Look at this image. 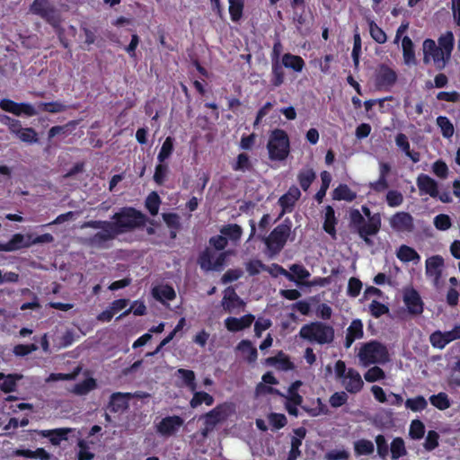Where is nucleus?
Wrapping results in <instances>:
<instances>
[{"mask_svg":"<svg viewBox=\"0 0 460 460\" xmlns=\"http://www.w3.org/2000/svg\"><path fill=\"white\" fill-rule=\"evenodd\" d=\"M112 221L89 220L84 222L82 228L101 229L87 237L84 243L92 248L103 249L107 243L117 236L143 228L148 217L133 207H123L111 216Z\"/></svg>","mask_w":460,"mask_h":460,"instance_id":"1","label":"nucleus"},{"mask_svg":"<svg viewBox=\"0 0 460 460\" xmlns=\"http://www.w3.org/2000/svg\"><path fill=\"white\" fill-rule=\"evenodd\" d=\"M360 213L358 209H352L349 213V228L367 244L372 245L370 236L376 235L381 228V216L379 213L372 214L370 208L363 205Z\"/></svg>","mask_w":460,"mask_h":460,"instance_id":"2","label":"nucleus"},{"mask_svg":"<svg viewBox=\"0 0 460 460\" xmlns=\"http://www.w3.org/2000/svg\"><path fill=\"white\" fill-rule=\"evenodd\" d=\"M299 337L311 344L325 345L334 341L335 332L332 325L314 321L304 324L298 332Z\"/></svg>","mask_w":460,"mask_h":460,"instance_id":"3","label":"nucleus"},{"mask_svg":"<svg viewBox=\"0 0 460 460\" xmlns=\"http://www.w3.org/2000/svg\"><path fill=\"white\" fill-rule=\"evenodd\" d=\"M266 147L270 161H285L290 154V139L288 134L282 128L271 130L269 134Z\"/></svg>","mask_w":460,"mask_h":460,"instance_id":"4","label":"nucleus"},{"mask_svg":"<svg viewBox=\"0 0 460 460\" xmlns=\"http://www.w3.org/2000/svg\"><path fill=\"white\" fill-rule=\"evenodd\" d=\"M291 228L292 222L287 217L274 227L268 236L263 237L270 257L278 255L283 250L290 236Z\"/></svg>","mask_w":460,"mask_h":460,"instance_id":"5","label":"nucleus"},{"mask_svg":"<svg viewBox=\"0 0 460 460\" xmlns=\"http://www.w3.org/2000/svg\"><path fill=\"white\" fill-rule=\"evenodd\" d=\"M358 357L364 367L372 364H384L389 360L387 348L377 341L364 343L359 349Z\"/></svg>","mask_w":460,"mask_h":460,"instance_id":"6","label":"nucleus"},{"mask_svg":"<svg viewBox=\"0 0 460 460\" xmlns=\"http://www.w3.org/2000/svg\"><path fill=\"white\" fill-rule=\"evenodd\" d=\"M29 11L31 14L44 20L53 28L59 27V23L62 22L59 10L50 0H33L29 7Z\"/></svg>","mask_w":460,"mask_h":460,"instance_id":"7","label":"nucleus"},{"mask_svg":"<svg viewBox=\"0 0 460 460\" xmlns=\"http://www.w3.org/2000/svg\"><path fill=\"white\" fill-rule=\"evenodd\" d=\"M423 62L429 64L430 58L434 61L436 67L439 70L443 69L448 61L444 55V51L439 49L435 40L431 39H426L423 41Z\"/></svg>","mask_w":460,"mask_h":460,"instance_id":"8","label":"nucleus"},{"mask_svg":"<svg viewBox=\"0 0 460 460\" xmlns=\"http://www.w3.org/2000/svg\"><path fill=\"white\" fill-rule=\"evenodd\" d=\"M444 267V259L440 255L429 257L425 261V274L430 279L434 288L441 286V278Z\"/></svg>","mask_w":460,"mask_h":460,"instance_id":"9","label":"nucleus"},{"mask_svg":"<svg viewBox=\"0 0 460 460\" xmlns=\"http://www.w3.org/2000/svg\"><path fill=\"white\" fill-rule=\"evenodd\" d=\"M184 420L178 415L167 416L155 423L156 432L164 438L173 436L183 425Z\"/></svg>","mask_w":460,"mask_h":460,"instance_id":"10","label":"nucleus"},{"mask_svg":"<svg viewBox=\"0 0 460 460\" xmlns=\"http://www.w3.org/2000/svg\"><path fill=\"white\" fill-rule=\"evenodd\" d=\"M460 340V325H456L451 331H435L429 335L432 347L442 349L453 341Z\"/></svg>","mask_w":460,"mask_h":460,"instance_id":"11","label":"nucleus"},{"mask_svg":"<svg viewBox=\"0 0 460 460\" xmlns=\"http://www.w3.org/2000/svg\"><path fill=\"white\" fill-rule=\"evenodd\" d=\"M397 78V73L393 68L385 64H382L376 73L375 84L379 90H388L394 85Z\"/></svg>","mask_w":460,"mask_h":460,"instance_id":"12","label":"nucleus"},{"mask_svg":"<svg viewBox=\"0 0 460 460\" xmlns=\"http://www.w3.org/2000/svg\"><path fill=\"white\" fill-rule=\"evenodd\" d=\"M0 109L15 116L24 114L28 117H32L37 115V111L31 104L26 102H15L14 101L7 98L0 101Z\"/></svg>","mask_w":460,"mask_h":460,"instance_id":"13","label":"nucleus"},{"mask_svg":"<svg viewBox=\"0 0 460 460\" xmlns=\"http://www.w3.org/2000/svg\"><path fill=\"white\" fill-rule=\"evenodd\" d=\"M403 302L409 314L412 315H420L423 313L424 303L419 292L415 288H411L404 291Z\"/></svg>","mask_w":460,"mask_h":460,"instance_id":"14","label":"nucleus"},{"mask_svg":"<svg viewBox=\"0 0 460 460\" xmlns=\"http://www.w3.org/2000/svg\"><path fill=\"white\" fill-rule=\"evenodd\" d=\"M416 184L420 195H429L431 198L437 199L438 197V182L425 173H420L417 177Z\"/></svg>","mask_w":460,"mask_h":460,"instance_id":"15","label":"nucleus"},{"mask_svg":"<svg viewBox=\"0 0 460 460\" xmlns=\"http://www.w3.org/2000/svg\"><path fill=\"white\" fill-rule=\"evenodd\" d=\"M393 229L400 232H411L414 228L413 217L408 212H397L390 219Z\"/></svg>","mask_w":460,"mask_h":460,"instance_id":"16","label":"nucleus"},{"mask_svg":"<svg viewBox=\"0 0 460 460\" xmlns=\"http://www.w3.org/2000/svg\"><path fill=\"white\" fill-rule=\"evenodd\" d=\"M254 319L255 317L253 314H247L240 318L229 316L225 320L224 323L227 331L231 332H237L249 328L252 324Z\"/></svg>","mask_w":460,"mask_h":460,"instance_id":"17","label":"nucleus"},{"mask_svg":"<svg viewBox=\"0 0 460 460\" xmlns=\"http://www.w3.org/2000/svg\"><path fill=\"white\" fill-rule=\"evenodd\" d=\"M345 379L344 386L349 393L357 394L362 390L364 382L356 369L349 368Z\"/></svg>","mask_w":460,"mask_h":460,"instance_id":"18","label":"nucleus"},{"mask_svg":"<svg viewBox=\"0 0 460 460\" xmlns=\"http://www.w3.org/2000/svg\"><path fill=\"white\" fill-rule=\"evenodd\" d=\"M363 335H364L363 323H362L361 320H359V319L353 320L347 329L344 347L346 349L350 348L351 345L353 344V342L357 339L362 338Z\"/></svg>","mask_w":460,"mask_h":460,"instance_id":"19","label":"nucleus"},{"mask_svg":"<svg viewBox=\"0 0 460 460\" xmlns=\"http://www.w3.org/2000/svg\"><path fill=\"white\" fill-rule=\"evenodd\" d=\"M300 190L295 185L291 186L288 190L279 199V204L282 208L283 212L288 209L290 211L295 206L296 202L300 199Z\"/></svg>","mask_w":460,"mask_h":460,"instance_id":"20","label":"nucleus"},{"mask_svg":"<svg viewBox=\"0 0 460 460\" xmlns=\"http://www.w3.org/2000/svg\"><path fill=\"white\" fill-rule=\"evenodd\" d=\"M337 223H338V220L335 216L334 208L330 205L326 206L323 228L334 240L337 238V231H336Z\"/></svg>","mask_w":460,"mask_h":460,"instance_id":"21","label":"nucleus"},{"mask_svg":"<svg viewBox=\"0 0 460 460\" xmlns=\"http://www.w3.org/2000/svg\"><path fill=\"white\" fill-rule=\"evenodd\" d=\"M222 305L226 311L232 312L234 308L243 306L244 303L236 294L235 290L229 287L225 290Z\"/></svg>","mask_w":460,"mask_h":460,"instance_id":"22","label":"nucleus"},{"mask_svg":"<svg viewBox=\"0 0 460 460\" xmlns=\"http://www.w3.org/2000/svg\"><path fill=\"white\" fill-rule=\"evenodd\" d=\"M235 349L242 354L248 363H254L258 358L257 349L249 340H242L237 344Z\"/></svg>","mask_w":460,"mask_h":460,"instance_id":"23","label":"nucleus"},{"mask_svg":"<svg viewBox=\"0 0 460 460\" xmlns=\"http://www.w3.org/2000/svg\"><path fill=\"white\" fill-rule=\"evenodd\" d=\"M281 63L286 68H290L296 73H300L305 66V60L297 55L286 53L282 56Z\"/></svg>","mask_w":460,"mask_h":460,"instance_id":"24","label":"nucleus"},{"mask_svg":"<svg viewBox=\"0 0 460 460\" xmlns=\"http://www.w3.org/2000/svg\"><path fill=\"white\" fill-rule=\"evenodd\" d=\"M130 397L129 394L113 393L111 395L109 402V409L111 412H118L128 408V399Z\"/></svg>","mask_w":460,"mask_h":460,"instance_id":"25","label":"nucleus"},{"mask_svg":"<svg viewBox=\"0 0 460 460\" xmlns=\"http://www.w3.org/2000/svg\"><path fill=\"white\" fill-rule=\"evenodd\" d=\"M402 58L406 65H415L416 57L414 44L409 36H404L402 40Z\"/></svg>","mask_w":460,"mask_h":460,"instance_id":"26","label":"nucleus"},{"mask_svg":"<svg viewBox=\"0 0 460 460\" xmlns=\"http://www.w3.org/2000/svg\"><path fill=\"white\" fill-rule=\"evenodd\" d=\"M397 258L402 262H419L420 254L411 246L402 244L396 252Z\"/></svg>","mask_w":460,"mask_h":460,"instance_id":"27","label":"nucleus"},{"mask_svg":"<svg viewBox=\"0 0 460 460\" xmlns=\"http://www.w3.org/2000/svg\"><path fill=\"white\" fill-rule=\"evenodd\" d=\"M162 217L166 226L170 228V238L175 239L178 231L181 227L180 216L176 213H164Z\"/></svg>","mask_w":460,"mask_h":460,"instance_id":"28","label":"nucleus"},{"mask_svg":"<svg viewBox=\"0 0 460 460\" xmlns=\"http://www.w3.org/2000/svg\"><path fill=\"white\" fill-rule=\"evenodd\" d=\"M268 365L277 366L282 370H290L294 368V364L291 362L289 358L286 356L282 351H279L278 355L270 357L266 359Z\"/></svg>","mask_w":460,"mask_h":460,"instance_id":"29","label":"nucleus"},{"mask_svg":"<svg viewBox=\"0 0 460 460\" xmlns=\"http://www.w3.org/2000/svg\"><path fill=\"white\" fill-rule=\"evenodd\" d=\"M315 178L316 174L312 168L302 169L297 174V181L304 191L308 190Z\"/></svg>","mask_w":460,"mask_h":460,"instance_id":"30","label":"nucleus"},{"mask_svg":"<svg viewBox=\"0 0 460 460\" xmlns=\"http://www.w3.org/2000/svg\"><path fill=\"white\" fill-rule=\"evenodd\" d=\"M438 48L444 51V55L447 59L450 58L452 50L454 49V35L452 31H447L445 34H442L438 40Z\"/></svg>","mask_w":460,"mask_h":460,"instance_id":"31","label":"nucleus"},{"mask_svg":"<svg viewBox=\"0 0 460 460\" xmlns=\"http://www.w3.org/2000/svg\"><path fill=\"white\" fill-rule=\"evenodd\" d=\"M232 169L234 172H248L253 169L250 156L246 153H240L234 163L232 164Z\"/></svg>","mask_w":460,"mask_h":460,"instance_id":"32","label":"nucleus"},{"mask_svg":"<svg viewBox=\"0 0 460 460\" xmlns=\"http://www.w3.org/2000/svg\"><path fill=\"white\" fill-rule=\"evenodd\" d=\"M302 385L303 383L301 380H296L289 385L288 389V394L285 396L286 402H290L293 404L303 403V396L298 393V389Z\"/></svg>","mask_w":460,"mask_h":460,"instance_id":"33","label":"nucleus"},{"mask_svg":"<svg viewBox=\"0 0 460 460\" xmlns=\"http://www.w3.org/2000/svg\"><path fill=\"white\" fill-rule=\"evenodd\" d=\"M229 14L234 22H238L243 14L244 0H228Z\"/></svg>","mask_w":460,"mask_h":460,"instance_id":"34","label":"nucleus"},{"mask_svg":"<svg viewBox=\"0 0 460 460\" xmlns=\"http://www.w3.org/2000/svg\"><path fill=\"white\" fill-rule=\"evenodd\" d=\"M283 66H284L282 65V63H279V60L272 62V69H271L272 76L270 79V83L275 87H279L284 83L285 73H284Z\"/></svg>","mask_w":460,"mask_h":460,"instance_id":"35","label":"nucleus"},{"mask_svg":"<svg viewBox=\"0 0 460 460\" xmlns=\"http://www.w3.org/2000/svg\"><path fill=\"white\" fill-rule=\"evenodd\" d=\"M96 387L95 379L90 377L75 384L72 388V393L76 395H85Z\"/></svg>","mask_w":460,"mask_h":460,"instance_id":"36","label":"nucleus"},{"mask_svg":"<svg viewBox=\"0 0 460 460\" xmlns=\"http://www.w3.org/2000/svg\"><path fill=\"white\" fill-rule=\"evenodd\" d=\"M22 378L21 375L18 374H8L4 375V377L0 382V389L5 393L14 392L16 389V382Z\"/></svg>","mask_w":460,"mask_h":460,"instance_id":"37","label":"nucleus"},{"mask_svg":"<svg viewBox=\"0 0 460 460\" xmlns=\"http://www.w3.org/2000/svg\"><path fill=\"white\" fill-rule=\"evenodd\" d=\"M390 450L392 460H397L407 454L404 440L400 437L393 439Z\"/></svg>","mask_w":460,"mask_h":460,"instance_id":"38","label":"nucleus"},{"mask_svg":"<svg viewBox=\"0 0 460 460\" xmlns=\"http://www.w3.org/2000/svg\"><path fill=\"white\" fill-rule=\"evenodd\" d=\"M333 199L337 200L352 201L356 199V193L353 192L346 184H340L333 190Z\"/></svg>","mask_w":460,"mask_h":460,"instance_id":"39","label":"nucleus"},{"mask_svg":"<svg viewBox=\"0 0 460 460\" xmlns=\"http://www.w3.org/2000/svg\"><path fill=\"white\" fill-rule=\"evenodd\" d=\"M202 403H205L208 406H211L214 403L213 396L208 394L207 392H195L193 397L190 402V407L197 408Z\"/></svg>","mask_w":460,"mask_h":460,"instance_id":"40","label":"nucleus"},{"mask_svg":"<svg viewBox=\"0 0 460 460\" xmlns=\"http://www.w3.org/2000/svg\"><path fill=\"white\" fill-rule=\"evenodd\" d=\"M72 431L69 428H60L48 430L46 436H49V441L52 445L58 446L61 441L67 439V435Z\"/></svg>","mask_w":460,"mask_h":460,"instance_id":"41","label":"nucleus"},{"mask_svg":"<svg viewBox=\"0 0 460 460\" xmlns=\"http://www.w3.org/2000/svg\"><path fill=\"white\" fill-rule=\"evenodd\" d=\"M220 232L225 235V237H226V239L229 238L230 240L236 242L241 239L243 229L237 224H229L223 226Z\"/></svg>","mask_w":460,"mask_h":460,"instance_id":"42","label":"nucleus"},{"mask_svg":"<svg viewBox=\"0 0 460 460\" xmlns=\"http://www.w3.org/2000/svg\"><path fill=\"white\" fill-rule=\"evenodd\" d=\"M375 450L374 444L367 439H359L354 443V451L355 455L359 456H368L371 455Z\"/></svg>","mask_w":460,"mask_h":460,"instance_id":"43","label":"nucleus"},{"mask_svg":"<svg viewBox=\"0 0 460 460\" xmlns=\"http://www.w3.org/2000/svg\"><path fill=\"white\" fill-rule=\"evenodd\" d=\"M429 402L434 407L440 411L447 410L451 405L448 395L444 392L431 395L429 397Z\"/></svg>","mask_w":460,"mask_h":460,"instance_id":"44","label":"nucleus"},{"mask_svg":"<svg viewBox=\"0 0 460 460\" xmlns=\"http://www.w3.org/2000/svg\"><path fill=\"white\" fill-rule=\"evenodd\" d=\"M437 125L441 130V134L445 138H450L455 133V128L450 119L446 116H438L437 118Z\"/></svg>","mask_w":460,"mask_h":460,"instance_id":"45","label":"nucleus"},{"mask_svg":"<svg viewBox=\"0 0 460 460\" xmlns=\"http://www.w3.org/2000/svg\"><path fill=\"white\" fill-rule=\"evenodd\" d=\"M405 407L414 412L421 411L428 406V402L422 395H418L413 398H408L405 401Z\"/></svg>","mask_w":460,"mask_h":460,"instance_id":"46","label":"nucleus"},{"mask_svg":"<svg viewBox=\"0 0 460 460\" xmlns=\"http://www.w3.org/2000/svg\"><path fill=\"white\" fill-rule=\"evenodd\" d=\"M161 199L155 191H152L145 201V207L152 216L158 214Z\"/></svg>","mask_w":460,"mask_h":460,"instance_id":"47","label":"nucleus"},{"mask_svg":"<svg viewBox=\"0 0 460 460\" xmlns=\"http://www.w3.org/2000/svg\"><path fill=\"white\" fill-rule=\"evenodd\" d=\"M369 33L371 38L378 44H384L387 40V36L385 31L379 27L374 21L368 22Z\"/></svg>","mask_w":460,"mask_h":460,"instance_id":"48","label":"nucleus"},{"mask_svg":"<svg viewBox=\"0 0 460 460\" xmlns=\"http://www.w3.org/2000/svg\"><path fill=\"white\" fill-rule=\"evenodd\" d=\"M173 137H167L165 138L157 155V160L159 161V163H164L172 155L173 152Z\"/></svg>","mask_w":460,"mask_h":460,"instance_id":"49","label":"nucleus"},{"mask_svg":"<svg viewBox=\"0 0 460 460\" xmlns=\"http://www.w3.org/2000/svg\"><path fill=\"white\" fill-rule=\"evenodd\" d=\"M38 108L40 111L58 113L66 111V105L60 102H40Z\"/></svg>","mask_w":460,"mask_h":460,"instance_id":"50","label":"nucleus"},{"mask_svg":"<svg viewBox=\"0 0 460 460\" xmlns=\"http://www.w3.org/2000/svg\"><path fill=\"white\" fill-rule=\"evenodd\" d=\"M425 434V425L420 420H413L411 422L409 435L414 440L421 439Z\"/></svg>","mask_w":460,"mask_h":460,"instance_id":"51","label":"nucleus"},{"mask_svg":"<svg viewBox=\"0 0 460 460\" xmlns=\"http://www.w3.org/2000/svg\"><path fill=\"white\" fill-rule=\"evenodd\" d=\"M213 252L206 248L199 256V264L202 270H213Z\"/></svg>","mask_w":460,"mask_h":460,"instance_id":"52","label":"nucleus"},{"mask_svg":"<svg viewBox=\"0 0 460 460\" xmlns=\"http://www.w3.org/2000/svg\"><path fill=\"white\" fill-rule=\"evenodd\" d=\"M177 374L190 390L194 391L196 389L195 373L192 370L179 368Z\"/></svg>","mask_w":460,"mask_h":460,"instance_id":"53","label":"nucleus"},{"mask_svg":"<svg viewBox=\"0 0 460 460\" xmlns=\"http://www.w3.org/2000/svg\"><path fill=\"white\" fill-rule=\"evenodd\" d=\"M154 296L158 300L166 299L172 301L176 297V293L172 287L165 285L159 290L154 289Z\"/></svg>","mask_w":460,"mask_h":460,"instance_id":"54","label":"nucleus"},{"mask_svg":"<svg viewBox=\"0 0 460 460\" xmlns=\"http://www.w3.org/2000/svg\"><path fill=\"white\" fill-rule=\"evenodd\" d=\"M385 376V374L384 370L377 366L370 367L364 375L366 381L369 383H374L381 379H384Z\"/></svg>","mask_w":460,"mask_h":460,"instance_id":"55","label":"nucleus"},{"mask_svg":"<svg viewBox=\"0 0 460 460\" xmlns=\"http://www.w3.org/2000/svg\"><path fill=\"white\" fill-rule=\"evenodd\" d=\"M439 445V434L435 430H429L423 444L427 451H432Z\"/></svg>","mask_w":460,"mask_h":460,"instance_id":"56","label":"nucleus"},{"mask_svg":"<svg viewBox=\"0 0 460 460\" xmlns=\"http://www.w3.org/2000/svg\"><path fill=\"white\" fill-rule=\"evenodd\" d=\"M17 137L25 143L32 144L38 142V134L32 128H23L17 135Z\"/></svg>","mask_w":460,"mask_h":460,"instance_id":"57","label":"nucleus"},{"mask_svg":"<svg viewBox=\"0 0 460 460\" xmlns=\"http://www.w3.org/2000/svg\"><path fill=\"white\" fill-rule=\"evenodd\" d=\"M369 311L372 316L379 318L380 316L388 314L389 308L385 304L373 300L369 305Z\"/></svg>","mask_w":460,"mask_h":460,"instance_id":"58","label":"nucleus"},{"mask_svg":"<svg viewBox=\"0 0 460 460\" xmlns=\"http://www.w3.org/2000/svg\"><path fill=\"white\" fill-rule=\"evenodd\" d=\"M268 419L270 424L275 429H280L284 428L288 423L287 418L283 413L272 412L269 415Z\"/></svg>","mask_w":460,"mask_h":460,"instance_id":"59","label":"nucleus"},{"mask_svg":"<svg viewBox=\"0 0 460 460\" xmlns=\"http://www.w3.org/2000/svg\"><path fill=\"white\" fill-rule=\"evenodd\" d=\"M79 451L77 453V460H92L94 457V454L90 452L89 446L86 441L80 439L77 443Z\"/></svg>","mask_w":460,"mask_h":460,"instance_id":"60","label":"nucleus"},{"mask_svg":"<svg viewBox=\"0 0 460 460\" xmlns=\"http://www.w3.org/2000/svg\"><path fill=\"white\" fill-rule=\"evenodd\" d=\"M377 454L381 458H385L389 454V447L384 435H377L375 438Z\"/></svg>","mask_w":460,"mask_h":460,"instance_id":"61","label":"nucleus"},{"mask_svg":"<svg viewBox=\"0 0 460 460\" xmlns=\"http://www.w3.org/2000/svg\"><path fill=\"white\" fill-rule=\"evenodd\" d=\"M434 226L438 230L446 231L452 226L451 218L448 215L439 214L434 217Z\"/></svg>","mask_w":460,"mask_h":460,"instance_id":"62","label":"nucleus"},{"mask_svg":"<svg viewBox=\"0 0 460 460\" xmlns=\"http://www.w3.org/2000/svg\"><path fill=\"white\" fill-rule=\"evenodd\" d=\"M246 270L251 276H255L261 270H268V267L260 260H252L246 264Z\"/></svg>","mask_w":460,"mask_h":460,"instance_id":"63","label":"nucleus"},{"mask_svg":"<svg viewBox=\"0 0 460 460\" xmlns=\"http://www.w3.org/2000/svg\"><path fill=\"white\" fill-rule=\"evenodd\" d=\"M386 202L389 207H398L403 202V196L398 190H389L386 194Z\"/></svg>","mask_w":460,"mask_h":460,"instance_id":"64","label":"nucleus"}]
</instances>
